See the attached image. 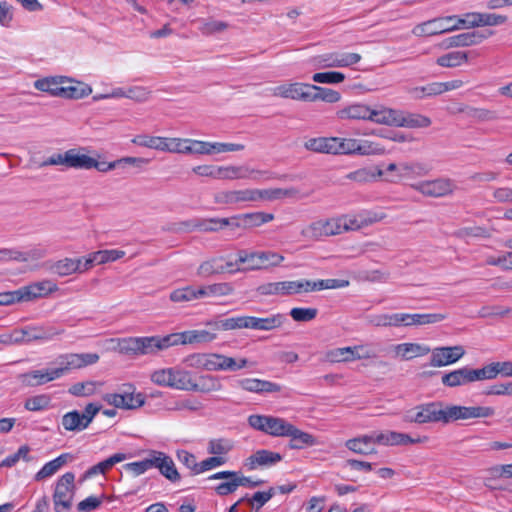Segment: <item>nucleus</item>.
<instances>
[{"label": "nucleus", "mask_w": 512, "mask_h": 512, "mask_svg": "<svg viewBox=\"0 0 512 512\" xmlns=\"http://www.w3.org/2000/svg\"><path fill=\"white\" fill-rule=\"evenodd\" d=\"M97 353H67L57 358L58 366L53 369L34 370L22 374V382L28 386H39L56 380L72 370L96 364L99 361Z\"/></svg>", "instance_id": "f257e3e1"}, {"label": "nucleus", "mask_w": 512, "mask_h": 512, "mask_svg": "<svg viewBox=\"0 0 512 512\" xmlns=\"http://www.w3.org/2000/svg\"><path fill=\"white\" fill-rule=\"evenodd\" d=\"M190 372L176 368H161L153 371L150 380L161 387H169L176 390H187Z\"/></svg>", "instance_id": "f03ea898"}, {"label": "nucleus", "mask_w": 512, "mask_h": 512, "mask_svg": "<svg viewBox=\"0 0 512 512\" xmlns=\"http://www.w3.org/2000/svg\"><path fill=\"white\" fill-rule=\"evenodd\" d=\"M336 141L335 154L345 155H382L385 149L379 144L368 140L334 137Z\"/></svg>", "instance_id": "7ed1b4c3"}, {"label": "nucleus", "mask_w": 512, "mask_h": 512, "mask_svg": "<svg viewBox=\"0 0 512 512\" xmlns=\"http://www.w3.org/2000/svg\"><path fill=\"white\" fill-rule=\"evenodd\" d=\"M131 142L141 147L179 154H182V147L185 144V140L181 138L150 136L146 134L136 135Z\"/></svg>", "instance_id": "20e7f679"}, {"label": "nucleus", "mask_w": 512, "mask_h": 512, "mask_svg": "<svg viewBox=\"0 0 512 512\" xmlns=\"http://www.w3.org/2000/svg\"><path fill=\"white\" fill-rule=\"evenodd\" d=\"M74 480V474L67 472L57 481L53 494L54 509L56 512H69L75 490Z\"/></svg>", "instance_id": "39448f33"}, {"label": "nucleus", "mask_w": 512, "mask_h": 512, "mask_svg": "<svg viewBox=\"0 0 512 512\" xmlns=\"http://www.w3.org/2000/svg\"><path fill=\"white\" fill-rule=\"evenodd\" d=\"M248 423L252 428L274 437H285L291 425L283 418L258 414L249 416Z\"/></svg>", "instance_id": "423d86ee"}, {"label": "nucleus", "mask_w": 512, "mask_h": 512, "mask_svg": "<svg viewBox=\"0 0 512 512\" xmlns=\"http://www.w3.org/2000/svg\"><path fill=\"white\" fill-rule=\"evenodd\" d=\"M446 423L457 420H467L474 418H487L494 415L495 411L492 407L485 406H445Z\"/></svg>", "instance_id": "0eeeda50"}, {"label": "nucleus", "mask_w": 512, "mask_h": 512, "mask_svg": "<svg viewBox=\"0 0 512 512\" xmlns=\"http://www.w3.org/2000/svg\"><path fill=\"white\" fill-rule=\"evenodd\" d=\"M284 257L276 252L263 251V252H247L245 250L239 251L240 263H248L247 269L257 270L267 267L268 265L278 266Z\"/></svg>", "instance_id": "6e6552de"}, {"label": "nucleus", "mask_w": 512, "mask_h": 512, "mask_svg": "<svg viewBox=\"0 0 512 512\" xmlns=\"http://www.w3.org/2000/svg\"><path fill=\"white\" fill-rule=\"evenodd\" d=\"M412 188L424 196L444 197L452 194L456 189V185L454 181L449 178H437L413 184Z\"/></svg>", "instance_id": "1a4fd4ad"}, {"label": "nucleus", "mask_w": 512, "mask_h": 512, "mask_svg": "<svg viewBox=\"0 0 512 512\" xmlns=\"http://www.w3.org/2000/svg\"><path fill=\"white\" fill-rule=\"evenodd\" d=\"M16 337L19 339V344L29 343L32 341H50L55 336L63 333V330H58L54 327L44 326H25L14 329Z\"/></svg>", "instance_id": "9d476101"}, {"label": "nucleus", "mask_w": 512, "mask_h": 512, "mask_svg": "<svg viewBox=\"0 0 512 512\" xmlns=\"http://www.w3.org/2000/svg\"><path fill=\"white\" fill-rule=\"evenodd\" d=\"M361 60L358 53L332 52L316 58L318 68H341L357 64Z\"/></svg>", "instance_id": "9b49d317"}, {"label": "nucleus", "mask_w": 512, "mask_h": 512, "mask_svg": "<svg viewBox=\"0 0 512 512\" xmlns=\"http://www.w3.org/2000/svg\"><path fill=\"white\" fill-rule=\"evenodd\" d=\"M301 280L270 282L260 285L257 292L262 296H288L302 293Z\"/></svg>", "instance_id": "f8f14e48"}, {"label": "nucleus", "mask_w": 512, "mask_h": 512, "mask_svg": "<svg viewBox=\"0 0 512 512\" xmlns=\"http://www.w3.org/2000/svg\"><path fill=\"white\" fill-rule=\"evenodd\" d=\"M372 354L363 345L342 347L329 350L326 359L332 363L350 362L370 358Z\"/></svg>", "instance_id": "ddd939ff"}, {"label": "nucleus", "mask_w": 512, "mask_h": 512, "mask_svg": "<svg viewBox=\"0 0 512 512\" xmlns=\"http://www.w3.org/2000/svg\"><path fill=\"white\" fill-rule=\"evenodd\" d=\"M217 330H188L184 332L172 333L173 346L179 344H195V343H209L216 339Z\"/></svg>", "instance_id": "4468645a"}, {"label": "nucleus", "mask_w": 512, "mask_h": 512, "mask_svg": "<svg viewBox=\"0 0 512 512\" xmlns=\"http://www.w3.org/2000/svg\"><path fill=\"white\" fill-rule=\"evenodd\" d=\"M465 350L462 346L437 347L432 350L430 365L433 367H442L457 362Z\"/></svg>", "instance_id": "2eb2a0df"}, {"label": "nucleus", "mask_w": 512, "mask_h": 512, "mask_svg": "<svg viewBox=\"0 0 512 512\" xmlns=\"http://www.w3.org/2000/svg\"><path fill=\"white\" fill-rule=\"evenodd\" d=\"M139 355H156L173 346L172 335L138 337Z\"/></svg>", "instance_id": "dca6fc26"}, {"label": "nucleus", "mask_w": 512, "mask_h": 512, "mask_svg": "<svg viewBox=\"0 0 512 512\" xmlns=\"http://www.w3.org/2000/svg\"><path fill=\"white\" fill-rule=\"evenodd\" d=\"M256 201V189L220 191L214 195V202L223 205H234L243 202Z\"/></svg>", "instance_id": "f3484780"}, {"label": "nucleus", "mask_w": 512, "mask_h": 512, "mask_svg": "<svg viewBox=\"0 0 512 512\" xmlns=\"http://www.w3.org/2000/svg\"><path fill=\"white\" fill-rule=\"evenodd\" d=\"M454 19L455 18L447 16L434 18L432 20H428L417 25L412 32L416 36H433L437 34L451 32L450 23Z\"/></svg>", "instance_id": "a211bd4d"}, {"label": "nucleus", "mask_w": 512, "mask_h": 512, "mask_svg": "<svg viewBox=\"0 0 512 512\" xmlns=\"http://www.w3.org/2000/svg\"><path fill=\"white\" fill-rule=\"evenodd\" d=\"M274 96L308 102L310 84L291 83L272 88Z\"/></svg>", "instance_id": "6ab92c4d"}, {"label": "nucleus", "mask_w": 512, "mask_h": 512, "mask_svg": "<svg viewBox=\"0 0 512 512\" xmlns=\"http://www.w3.org/2000/svg\"><path fill=\"white\" fill-rule=\"evenodd\" d=\"M150 456H153V467L158 468L160 473L170 480L176 482L180 480V474L178 473L175 464L170 456L164 452L150 451Z\"/></svg>", "instance_id": "aec40b11"}, {"label": "nucleus", "mask_w": 512, "mask_h": 512, "mask_svg": "<svg viewBox=\"0 0 512 512\" xmlns=\"http://www.w3.org/2000/svg\"><path fill=\"white\" fill-rule=\"evenodd\" d=\"M491 34L492 32L488 34L479 31L465 32L445 39L442 42V46L446 49L473 46L481 43Z\"/></svg>", "instance_id": "412c9836"}, {"label": "nucleus", "mask_w": 512, "mask_h": 512, "mask_svg": "<svg viewBox=\"0 0 512 512\" xmlns=\"http://www.w3.org/2000/svg\"><path fill=\"white\" fill-rule=\"evenodd\" d=\"M210 371H238L248 365L246 358H233L219 353H212Z\"/></svg>", "instance_id": "4be33fe9"}, {"label": "nucleus", "mask_w": 512, "mask_h": 512, "mask_svg": "<svg viewBox=\"0 0 512 512\" xmlns=\"http://www.w3.org/2000/svg\"><path fill=\"white\" fill-rule=\"evenodd\" d=\"M282 460L281 454L277 452H272L270 450L261 449L250 455L245 460V467L248 470L252 471L257 469L258 467L264 466H272Z\"/></svg>", "instance_id": "5701e85b"}, {"label": "nucleus", "mask_w": 512, "mask_h": 512, "mask_svg": "<svg viewBox=\"0 0 512 512\" xmlns=\"http://www.w3.org/2000/svg\"><path fill=\"white\" fill-rule=\"evenodd\" d=\"M23 302L47 296L58 290L57 285L50 280H43L24 287H21Z\"/></svg>", "instance_id": "b1692460"}, {"label": "nucleus", "mask_w": 512, "mask_h": 512, "mask_svg": "<svg viewBox=\"0 0 512 512\" xmlns=\"http://www.w3.org/2000/svg\"><path fill=\"white\" fill-rule=\"evenodd\" d=\"M465 19L468 29L482 26H497L506 22L507 17L494 13H466Z\"/></svg>", "instance_id": "393cba45"}, {"label": "nucleus", "mask_w": 512, "mask_h": 512, "mask_svg": "<svg viewBox=\"0 0 512 512\" xmlns=\"http://www.w3.org/2000/svg\"><path fill=\"white\" fill-rule=\"evenodd\" d=\"M238 386L245 391L253 393H274L281 391L279 384L257 378L240 379L238 380Z\"/></svg>", "instance_id": "a878e982"}, {"label": "nucleus", "mask_w": 512, "mask_h": 512, "mask_svg": "<svg viewBox=\"0 0 512 512\" xmlns=\"http://www.w3.org/2000/svg\"><path fill=\"white\" fill-rule=\"evenodd\" d=\"M221 389L222 384L216 376L209 374L202 375L196 381L192 378V375L190 374L186 391L209 393L212 391H219Z\"/></svg>", "instance_id": "bb28decb"}, {"label": "nucleus", "mask_w": 512, "mask_h": 512, "mask_svg": "<svg viewBox=\"0 0 512 512\" xmlns=\"http://www.w3.org/2000/svg\"><path fill=\"white\" fill-rule=\"evenodd\" d=\"M423 424L441 422L446 424L445 406L442 402H430L419 405Z\"/></svg>", "instance_id": "cd10ccee"}, {"label": "nucleus", "mask_w": 512, "mask_h": 512, "mask_svg": "<svg viewBox=\"0 0 512 512\" xmlns=\"http://www.w3.org/2000/svg\"><path fill=\"white\" fill-rule=\"evenodd\" d=\"M257 201H274L284 198H302L299 189L295 187L290 188H271V189H256Z\"/></svg>", "instance_id": "c85d7f7f"}, {"label": "nucleus", "mask_w": 512, "mask_h": 512, "mask_svg": "<svg viewBox=\"0 0 512 512\" xmlns=\"http://www.w3.org/2000/svg\"><path fill=\"white\" fill-rule=\"evenodd\" d=\"M82 259L64 258L54 262H47V270L58 276H68L81 269Z\"/></svg>", "instance_id": "c756f323"}, {"label": "nucleus", "mask_w": 512, "mask_h": 512, "mask_svg": "<svg viewBox=\"0 0 512 512\" xmlns=\"http://www.w3.org/2000/svg\"><path fill=\"white\" fill-rule=\"evenodd\" d=\"M237 472L236 471H221L217 472L209 477L211 480L225 479L227 481L220 483L215 487V492L219 496H226L237 490Z\"/></svg>", "instance_id": "7c9ffc66"}, {"label": "nucleus", "mask_w": 512, "mask_h": 512, "mask_svg": "<svg viewBox=\"0 0 512 512\" xmlns=\"http://www.w3.org/2000/svg\"><path fill=\"white\" fill-rule=\"evenodd\" d=\"M442 384L447 387H458L473 382L472 368L468 366L453 370L442 376Z\"/></svg>", "instance_id": "2f4dec72"}, {"label": "nucleus", "mask_w": 512, "mask_h": 512, "mask_svg": "<svg viewBox=\"0 0 512 512\" xmlns=\"http://www.w3.org/2000/svg\"><path fill=\"white\" fill-rule=\"evenodd\" d=\"M393 350L396 356L406 361L415 357L427 355L431 352V349L428 346L418 343L397 344L393 346Z\"/></svg>", "instance_id": "473e14b6"}, {"label": "nucleus", "mask_w": 512, "mask_h": 512, "mask_svg": "<svg viewBox=\"0 0 512 512\" xmlns=\"http://www.w3.org/2000/svg\"><path fill=\"white\" fill-rule=\"evenodd\" d=\"M262 171L258 170H250L247 167L243 166H219V179H244V178H254L262 175Z\"/></svg>", "instance_id": "72a5a7b5"}, {"label": "nucleus", "mask_w": 512, "mask_h": 512, "mask_svg": "<svg viewBox=\"0 0 512 512\" xmlns=\"http://www.w3.org/2000/svg\"><path fill=\"white\" fill-rule=\"evenodd\" d=\"M285 437H290L289 447L291 449H303L317 444L313 435L296 428L292 424Z\"/></svg>", "instance_id": "f704fd0d"}, {"label": "nucleus", "mask_w": 512, "mask_h": 512, "mask_svg": "<svg viewBox=\"0 0 512 512\" xmlns=\"http://www.w3.org/2000/svg\"><path fill=\"white\" fill-rule=\"evenodd\" d=\"M445 318H446V315L441 314V313H432V314L404 313V327L434 324V323L441 322Z\"/></svg>", "instance_id": "c9c22d12"}, {"label": "nucleus", "mask_w": 512, "mask_h": 512, "mask_svg": "<svg viewBox=\"0 0 512 512\" xmlns=\"http://www.w3.org/2000/svg\"><path fill=\"white\" fill-rule=\"evenodd\" d=\"M65 79V77H48L38 79L35 81L34 87L39 91L48 92L52 96L61 97Z\"/></svg>", "instance_id": "e433bc0d"}, {"label": "nucleus", "mask_w": 512, "mask_h": 512, "mask_svg": "<svg viewBox=\"0 0 512 512\" xmlns=\"http://www.w3.org/2000/svg\"><path fill=\"white\" fill-rule=\"evenodd\" d=\"M384 172L378 167H364L346 175V178L358 183H369L381 178Z\"/></svg>", "instance_id": "4c0bfd02"}, {"label": "nucleus", "mask_w": 512, "mask_h": 512, "mask_svg": "<svg viewBox=\"0 0 512 512\" xmlns=\"http://www.w3.org/2000/svg\"><path fill=\"white\" fill-rule=\"evenodd\" d=\"M368 120L377 124L397 125L400 124V119L397 112L389 108L371 109L369 108Z\"/></svg>", "instance_id": "58836bf2"}, {"label": "nucleus", "mask_w": 512, "mask_h": 512, "mask_svg": "<svg viewBox=\"0 0 512 512\" xmlns=\"http://www.w3.org/2000/svg\"><path fill=\"white\" fill-rule=\"evenodd\" d=\"M340 99L341 94L338 91L310 84L308 102L321 100L327 103H336Z\"/></svg>", "instance_id": "ea45409f"}, {"label": "nucleus", "mask_w": 512, "mask_h": 512, "mask_svg": "<svg viewBox=\"0 0 512 512\" xmlns=\"http://www.w3.org/2000/svg\"><path fill=\"white\" fill-rule=\"evenodd\" d=\"M369 108L363 104H352L340 109L337 112V117L341 120H368Z\"/></svg>", "instance_id": "a19ab883"}, {"label": "nucleus", "mask_w": 512, "mask_h": 512, "mask_svg": "<svg viewBox=\"0 0 512 512\" xmlns=\"http://www.w3.org/2000/svg\"><path fill=\"white\" fill-rule=\"evenodd\" d=\"M304 146L313 152L335 154L336 141L334 137L311 138L305 142Z\"/></svg>", "instance_id": "79ce46f5"}, {"label": "nucleus", "mask_w": 512, "mask_h": 512, "mask_svg": "<svg viewBox=\"0 0 512 512\" xmlns=\"http://www.w3.org/2000/svg\"><path fill=\"white\" fill-rule=\"evenodd\" d=\"M223 255L211 257L203 261L198 269L197 275L203 278H208L213 275L223 274Z\"/></svg>", "instance_id": "37998d69"}, {"label": "nucleus", "mask_w": 512, "mask_h": 512, "mask_svg": "<svg viewBox=\"0 0 512 512\" xmlns=\"http://www.w3.org/2000/svg\"><path fill=\"white\" fill-rule=\"evenodd\" d=\"M68 82L70 84L67 86L63 85L62 88L61 97L63 98L81 99L92 93V88L86 83L79 81L73 82L71 80H68Z\"/></svg>", "instance_id": "c03bdc74"}, {"label": "nucleus", "mask_w": 512, "mask_h": 512, "mask_svg": "<svg viewBox=\"0 0 512 512\" xmlns=\"http://www.w3.org/2000/svg\"><path fill=\"white\" fill-rule=\"evenodd\" d=\"M68 458H70L69 454H61L57 458L52 461L46 463L35 475L36 481H41L45 478H48L54 475L64 464L67 463Z\"/></svg>", "instance_id": "a18cd8bd"}, {"label": "nucleus", "mask_w": 512, "mask_h": 512, "mask_svg": "<svg viewBox=\"0 0 512 512\" xmlns=\"http://www.w3.org/2000/svg\"><path fill=\"white\" fill-rule=\"evenodd\" d=\"M92 157L80 154L77 149H69L66 151V167L74 169H90Z\"/></svg>", "instance_id": "49530a36"}, {"label": "nucleus", "mask_w": 512, "mask_h": 512, "mask_svg": "<svg viewBox=\"0 0 512 512\" xmlns=\"http://www.w3.org/2000/svg\"><path fill=\"white\" fill-rule=\"evenodd\" d=\"M345 446L358 454L368 455L375 452L369 435L349 439L346 441Z\"/></svg>", "instance_id": "de8ad7c7"}, {"label": "nucleus", "mask_w": 512, "mask_h": 512, "mask_svg": "<svg viewBox=\"0 0 512 512\" xmlns=\"http://www.w3.org/2000/svg\"><path fill=\"white\" fill-rule=\"evenodd\" d=\"M243 230L260 226L264 223H268L274 219V215L264 212H253L239 215Z\"/></svg>", "instance_id": "09e8293b"}, {"label": "nucleus", "mask_w": 512, "mask_h": 512, "mask_svg": "<svg viewBox=\"0 0 512 512\" xmlns=\"http://www.w3.org/2000/svg\"><path fill=\"white\" fill-rule=\"evenodd\" d=\"M62 426L67 431L79 432L86 429L88 426L82 420V415L79 411L73 410L63 415Z\"/></svg>", "instance_id": "8fccbe9b"}, {"label": "nucleus", "mask_w": 512, "mask_h": 512, "mask_svg": "<svg viewBox=\"0 0 512 512\" xmlns=\"http://www.w3.org/2000/svg\"><path fill=\"white\" fill-rule=\"evenodd\" d=\"M126 459V455L123 453H116L104 461L99 462L98 464L89 468L86 472V476L91 477L96 474H105L108 470H110L116 463H119Z\"/></svg>", "instance_id": "3c124183"}, {"label": "nucleus", "mask_w": 512, "mask_h": 512, "mask_svg": "<svg viewBox=\"0 0 512 512\" xmlns=\"http://www.w3.org/2000/svg\"><path fill=\"white\" fill-rule=\"evenodd\" d=\"M468 53L464 51H454L444 54L437 58L436 63L441 67L454 68L467 62Z\"/></svg>", "instance_id": "603ef678"}, {"label": "nucleus", "mask_w": 512, "mask_h": 512, "mask_svg": "<svg viewBox=\"0 0 512 512\" xmlns=\"http://www.w3.org/2000/svg\"><path fill=\"white\" fill-rule=\"evenodd\" d=\"M212 353H194L188 355L184 359V363L191 368L203 369L206 371L211 370V358Z\"/></svg>", "instance_id": "864d4df0"}, {"label": "nucleus", "mask_w": 512, "mask_h": 512, "mask_svg": "<svg viewBox=\"0 0 512 512\" xmlns=\"http://www.w3.org/2000/svg\"><path fill=\"white\" fill-rule=\"evenodd\" d=\"M184 140H185V144H183V147H182V154H189V153L213 154V149L211 147L212 143H210V142L191 140V139H184Z\"/></svg>", "instance_id": "5fc2aeb1"}, {"label": "nucleus", "mask_w": 512, "mask_h": 512, "mask_svg": "<svg viewBox=\"0 0 512 512\" xmlns=\"http://www.w3.org/2000/svg\"><path fill=\"white\" fill-rule=\"evenodd\" d=\"M233 449V444L230 440L219 438L211 439L207 445V451L211 455L226 457V455Z\"/></svg>", "instance_id": "6e6d98bb"}, {"label": "nucleus", "mask_w": 512, "mask_h": 512, "mask_svg": "<svg viewBox=\"0 0 512 512\" xmlns=\"http://www.w3.org/2000/svg\"><path fill=\"white\" fill-rule=\"evenodd\" d=\"M286 320V315L282 313L272 314L265 318L259 317V330L272 331L278 329L286 322Z\"/></svg>", "instance_id": "4d7b16f0"}, {"label": "nucleus", "mask_w": 512, "mask_h": 512, "mask_svg": "<svg viewBox=\"0 0 512 512\" xmlns=\"http://www.w3.org/2000/svg\"><path fill=\"white\" fill-rule=\"evenodd\" d=\"M223 218L198 219L192 224V227L201 232H218L223 230Z\"/></svg>", "instance_id": "13d9d810"}, {"label": "nucleus", "mask_w": 512, "mask_h": 512, "mask_svg": "<svg viewBox=\"0 0 512 512\" xmlns=\"http://www.w3.org/2000/svg\"><path fill=\"white\" fill-rule=\"evenodd\" d=\"M301 235L310 240H318L327 237L324 221H316L302 229Z\"/></svg>", "instance_id": "bf43d9fd"}, {"label": "nucleus", "mask_w": 512, "mask_h": 512, "mask_svg": "<svg viewBox=\"0 0 512 512\" xmlns=\"http://www.w3.org/2000/svg\"><path fill=\"white\" fill-rule=\"evenodd\" d=\"M245 320L246 316H238L227 318L219 322L208 323V325L214 326V330H219V328H222L223 330L245 329Z\"/></svg>", "instance_id": "052dcab7"}, {"label": "nucleus", "mask_w": 512, "mask_h": 512, "mask_svg": "<svg viewBox=\"0 0 512 512\" xmlns=\"http://www.w3.org/2000/svg\"><path fill=\"white\" fill-rule=\"evenodd\" d=\"M316 83L337 84L345 80V75L338 71L319 72L312 76Z\"/></svg>", "instance_id": "680f3d73"}, {"label": "nucleus", "mask_w": 512, "mask_h": 512, "mask_svg": "<svg viewBox=\"0 0 512 512\" xmlns=\"http://www.w3.org/2000/svg\"><path fill=\"white\" fill-rule=\"evenodd\" d=\"M427 167L423 163L411 162L399 164V177L415 174L418 176L426 175L428 173Z\"/></svg>", "instance_id": "e2e57ef3"}, {"label": "nucleus", "mask_w": 512, "mask_h": 512, "mask_svg": "<svg viewBox=\"0 0 512 512\" xmlns=\"http://www.w3.org/2000/svg\"><path fill=\"white\" fill-rule=\"evenodd\" d=\"M124 256L125 252L117 249L99 250L97 252H93V257L96 258L97 265L116 261Z\"/></svg>", "instance_id": "0e129e2a"}, {"label": "nucleus", "mask_w": 512, "mask_h": 512, "mask_svg": "<svg viewBox=\"0 0 512 512\" xmlns=\"http://www.w3.org/2000/svg\"><path fill=\"white\" fill-rule=\"evenodd\" d=\"M318 310L316 308H292L290 316L297 322H309L316 318Z\"/></svg>", "instance_id": "69168bd1"}, {"label": "nucleus", "mask_w": 512, "mask_h": 512, "mask_svg": "<svg viewBox=\"0 0 512 512\" xmlns=\"http://www.w3.org/2000/svg\"><path fill=\"white\" fill-rule=\"evenodd\" d=\"M118 349L121 354L139 355L138 337L124 338L119 341Z\"/></svg>", "instance_id": "338daca9"}, {"label": "nucleus", "mask_w": 512, "mask_h": 512, "mask_svg": "<svg viewBox=\"0 0 512 512\" xmlns=\"http://www.w3.org/2000/svg\"><path fill=\"white\" fill-rule=\"evenodd\" d=\"M497 375L498 371L495 362L481 369H472L473 382L494 379Z\"/></svg>", "instance_id": "774afa93"}]
</instances>
